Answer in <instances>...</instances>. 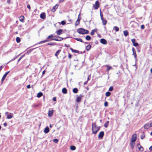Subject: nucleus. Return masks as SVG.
<instances>
[{
    "label": "nucleus",
    "mask_w": 152,
    "mask_h": 152,
    "mask_svg": "<svg viewBox=\"0 0 152 152\" xmlns=\"http://www.w3.org/2000/svg\"><path fill=\"white\" fill-rule=\"evenodd\" d=\"M77 32L80 34H85L88 33L89 31L83 28H80L77 30Z\"/></svg>",
    "instance_id": "1"
},
{
    "label": "nucleus",
    "mask_w": 152,
    "mask_h": 152,
    "mask_svg": "<svg viewBox=\"0 0 152 152\" xmlns=\"http://www.w3.org/2000/svg\"><path fill=\"white\" fill-rule=\"evenodd\" d=\"M97 129L96 125L95 123H92V133L94 134V132L95 130Z\"/></svg>",
    "instance_id": "2"
},
{
    "label": "nucleus",
    "mask_w": 152,
    "mask_h": 152,
    "mask_svg": "<svg viewBox=\"0 0 152 152\" xmlns=\"http://www.w3.org/2000/svg\"><path fill=\"white\" fill-rule=\"evenodd\" d=\"M10 71L6 72L4 74V75L2 78L1 80V84H2L3 81L4 80L6 77L7 75L9 73Z\"/></svg>",
    "instance_id": "3"
},
{
    "label": "nucleus",
    "mask_w": 152,
    "mask_h": 152,
    "mask_svg": "<svg viewBox=\"0 0 152 152\" xmlns=\"http://www.w3.org/2000/svg\"><path fill=\"white\" fill-rule=\"evenodd\" d=\"M63 39V38L61 37H57L56 38H53L51 39V40L56 41H61Z\"/></svg>",
    "instance_id": "4"
},
{
    "label": "nucleus",
    "mask_w": 152,
    "mask_h": 152,
    "mask_svg": "<svg viewBox=\"0 0 152 152\" xmlns=\"http://www.w3.org/2000/svg\"><path fill=\"white\" fill-rule=\"evenodd\" d=\"M137 139V134H134L132 136L131 141L135 142Z\"/></svg>",
    "instance_id": "5"
},
{
    "label": "nucleus",
    "mask_w": 152,
    "mask_h": 152,
    "mask_svg": "<svg viewBox=\"0 0 152 152\" xmlns=\"http://www.w3.org/2000/svg\"><path fill=\"white\" fill-rule=\"evenodd\" d=\"M99 3L98 1H97L95 2V4L94 6V7L96 10L99 7Z\"/></svg>",
    "instance_id": "6"
},
{
    "label": "nucleus",
    "mask_w": 152,
    "mask_h": 152,
    "mask_svg": "<svg viewBox=\"0 0 152 152\" xmlns=\"http://www.w3.org/2000/svg\"><path fill=\"white\" fill-rule=\"evenodd\" d=\"M132 51L133 52V54L132 55L134 56V58L135 59H136L137 56V54L136 53V51H135V49H134V48H132Z\"/></svg>",
    "instance_id": "7"
},
{
    "label": "nucleus",
    "mask_w": 152,
    "mask_h": 152,
    "mask_svg": "<svg viewBox=\"0 0 152 152\" xmlns=\"http://www.w3.org/2000/svg\"><path fill=\"white\" fill-rule=\"evenodd\" d=\"M135 41L136 40L134 39H132L131 40V41L133 43V45L134 46H137L138 45V44L137 42H135Z\"/></svg>",
    "instance_id": "8"
},
{
    "label": "nucleus",
    "mask_w": 152,
    "mask_h": 152,
    "mask_svg": "<svg viewBox=\"0 0 152 152\" xmlns=\"http://www.w3.org/2000/svg\"><path fill=\"white\" fill-rule=\"evenodd\" d=\"M104 133L103 131L100 132L98 135V138H102L104 135Z\"/></svg>",
    "instance_id": "9"
},
{
    "label": "nucleus",
    "mask_w": 152,
    "mask_h": 152,
    "mask_svg": "<svg viewBox=\"0 0 152 152\" xmlns=\"http://www.w3.org/2000/svg\"><path fill=\"white\" fill-rule=\"evenodd\" d=\"M58 5L57 4H56L55 6H54L52 8L51 10V11L53 12H54L57 9L58 7Z\"/></svg>",
    "instance_id": "10"
},
{
    "label": "nucleus",
    "mask_w": 152,
    "mask_h": 152,
    "mask_svg": "<svg viewBox=\"0 0 152 152\" xmlns=\"http://www.w3.org/2000/svg\"><path fill=\"white\" fill-rule=\"evenodd\" d=\"M137 146L139 150L141 151H143V148L142 147L139 143L137 144Z\"/></svg>",
    "instance_id": "11"
},
{
    "label": "nucleus",
    "mask_w": 152,
    "mask_h": 152,
    "mask_svg": "<svg viewBox=\"0 0 152 152\" xmlns=\"http://www.w3.org/2000/svg\"><path fill=\"white\" fill-rule=\"evenodd\" d=\"M50 41V40H49V39H48V37H47L46 40L39 42L38 43V44H42V43H45V42H49V41Z\"/></svg>",
    "instance_id": "12"
},
{
    "label": "nucleus",
    "mask_w": 152,
    "mask_h": 152,
    "mask_svg": "<svg viewBox=\"0 0 152 152\" xmlns=\"http://www.w3.org/2000/svg\"><path fill=\"white\" fill-rule=\"evenodd\" d=\"M40 17L42 19H45L46 18V15L44 12L42 13L40 15Z\"/></svg>",
    "instance_id": "13"
},
{
    "label": "nucleus",
    "mask_w": 152,
    "mask_h": 152,
    "mask_svg": "<svg viewBox=\"0 0 152 152\" xmlns=\"http://www.w3.org/2000/svg\"><path fill=\"white\" fill-rule=\"evenodd\" d=\"M100 42L103 44H106L107 43V42L106 40L104 39H102L100 40Z\"/></svg>",
    "instance_id": "14"
},
{
    "label": "nucleus",
    "mask_w": 152,
    "mask_h": 152,
    "mask_svg": "<svg viewBox=\"0 0 152 152\" xmlns=\"http://www.w3.org/2000/svg\"><path fill=\"white\" fill-rule=\"evenodd\" d=\"M56 33L58 35H60L63 34V30L62 29H59L57 31Z\"/></svg>",
    "instance_id": "15"
},
{
    "label": "nucleus",
    "mask_w": 152,
    "mask_h": 152,
    "mask_svg": "<svg viewBox=\"0 0 152 152\" xmlns=\"http://www.w3.org/2000/svg\"><path fill=\"white\" fill-rule=\"evenodd\" d=\"M150 124H149L148 123L146 124L144 126L145 129H147L150 127Z\"/></svg>",
    "instance_id": "16"
},
{
    "label": "nucleus",
    "mask_w": 152,
    "mask_h": 152,
    "mask_svg": "<svg viewBox=\"0 0 152 152\" xmlns=\"http://www.w3.org/2000/svg\"><path fill=\"white\" fill-rule=\"evenodd\" d=\"M97 28H95L92 30L91 32V35H94L95 32H96L97 31Z\"/></svg>",
    "instance_id": "17"
},
{
    "label": "nucleus",
    "mask_w": 152,
    "mask_h": 152,
    "mask_svg": "<svg viewBox=\"0 0 152 152\" xmlns=\"http://www.w3.org/2000/svg\"><path fill=\"white\" fill-rule=\"evenodd\" d=\"M101 20L102 21V23L104 25H105L107 23V20L104 18L101 19Z\"/></svg>",
    "instance_id": "18"
},
{
    "label": "nucleus",
    "mask_w": 152,
    "mask_h": 152,
    "mask_svg": "<svg viewBox=\"0 0 152 152\" xmlns=\"http://www.w3.org/2000/svg\"><path fill=\"white\" fill-rule=\"evenodd\" d=\"M10 115H7V118L8 119H10L12 118L13 116V115L12 113H10Z\"/></svg>",
    "instance_id": "19"
},
{
    "label": "nucleus",
    "mask_w": 152,
    "mask_h": 152,
    "mask_svg": "<svg viewBox=\"0 0 152 152\" xmlns=\"http://www.w3.org/2000/svg\"><path fill=\"white\" fill-rule=\"evenodd\" d=\"M83 96H82L80 95V96L77 97L76 98V101L77 102H79L81 101V98Z\"/></svg>",
    "instance_id": "20"
},
{
    "label": "nucleus",
    "mask_w": 152,
    "mask_h": 152,
    "mask_svg": "<svg viewBox=\"0 0 152 152\" xmlns=\"http://www.w3.org/2000/svg\"><path fill=\"white\" fill-rule=\"evenodd\" d=\"M53 110H49L48 113V115L49 117H51L52 116V114L53 113Z\"/></svg>",
    "instance_id": "21"
},
{
    "label": "nucleus",
    "mask_w": 152,
    "mask_h": 152,
    "mask_svg": "<svg viewBox=\"0 0 152 152\" xmlns=\"http://www.w3.org/2000/svg\"><path fill=\"white\" fill-rule=\"evenodd\" d=\"M49 131V128L48 127H46L44 130V132L45 133H48Z\"/></svg>",
    "instance_id": "22"
},
{
    "label": "nucleus",
    "mask_w": 152,
    "mask_h": 152,
    "mask_svg": "<svg viewBox=\"0 0 152 152\" xmlns=\"http://www.w3.org/2000/svg\"><path fill=\"white\" fill-rule=\"evenodd\" d=\"M24 17L23 16H21L20 17V18H19L20 20L22 22H24Z\"/></svg>",
    "instance_id": "23"
},
{
    "label": "nucleus",
    "mask_w": 152,
    "mask_h": 152,
    "mask_svg": "<svg viewBox=\"0 0 152 152\" xmlns=\"http://www.w3.org/2000/svg\"><path fill=\"white\" fill-rule=\"evenodd\" d=\"M106 66L107 67V72H109L110 69H113V68L112 66H109L108 65H106Z\"/></svg>",
    "instance_id": "24"
},
{
    "label": "nucleus",
    "mask_w": 152,
    "mask_h": 152,
    "mask_svg": "<svg viewBox=\"0 0 152 152\" xmlns=\"http://www.w3.org/2000/svg\"><path fill=\"white\" fill-rule=\"evenodd\" d=\"M61 50H58L56 53L55 54V56L57 57V58H58V56L60 53V52H61Z\"/></svg>",
    "instance_id": "25"
},
{
    "label": "nucleus",
    "mask_w": 152,
    "mask_h": 152,
    "mask_svg": "<svg viewBox=\"0 0 152 152\" xmlns=\"http://www.w3.org/2000/svg\"><path fill=\"white\" fill-rule=\"evenodd\" d=\"M62 92L64 94H66L67 93V90L66 88H64L62 89Z\"/></svg>",
    "instance_id": "26"
},
{
    "label": "nucleus",
    "mask_w": 152,
    "mask_h": 152,
    "mask_svg": "<svg viewBox=\"0 0 152 152\" xmlns=\"http://www.w3.org/2000/svg\"><path fill=\"white\" fill-rule=\"evenodd\" d=\"M72 91L74 93L76 94L78 92V90L77 88H75L73 89Z\"/></svg>",
    "instance_id": "27"
},
{
    "label": "nucleus",
    "mask_w": 152,
    "mask_h": 152,
    "mask_svg": "<svg viewBox=\"0 0 152 152\" xmlns=\"http://www.w3.org/2000/svg\"><path fill=\"white\" fill-rule=\"evenodd\" d=\"M130 145L131 147V148L132 149H133L134 146V142H131L130 143Z\"/></svg>",
    "instance_id": "28"
},
{
    "label": "nucleus",
    "mask_w": 152,
    "mask_h": 152,
    "mask_svg": "<svg viewBox=\"0 0 152 152\" xmlns=\"http://www.w3.org/2000/svg\"><path fill=\"white\" fill-rule=\"evenodd\" d=\"M124 34L125 37L127 36L128 35V32L126 30L124 31L123 32Z\"/></svg>",
    "instance_id": "29"
},
{
    "label": "nucleus",
    "mask_w": 152,
    "mask_h": 152,
    "mask_svg": "<svg viewBox=\"0 0 152 152\" xmlns=\"http://www.w3.org/2000/svg\"><path fill=\"white\" fill-rule=\"evenodd\" d=\"M43 95V94L42 92H39V93L37 95V97L39 98L42 96Z\"/></svg>",
    "instance_id": "30"
},
{
    "label": "nucleus",
    "mask_w": 152,
    "mask_h": 152,
    "mask_svg": "<svg viewBox=\"0 0 152 152\" xmlns=\"http://www.w3.org/2000/svg\"><path fill=\"white\" fill-rule=\"evenodd\" d=\"M114 29L115 31L117 32L119 31V28L117 26H115L114 27Z\"/></svg>",
    "instance_id": "31"
},
{
    "label": "nucleus",
    "mask_w": 152,
    "mask_h": 152,
    "mask_svg": "<svg viewBox=\"0 0 152 152\" xmlns=\"http://www.w3.org/2000/svg\"><path fill=\"white\" fill-rule=\"evenodd\" d=\"M91 37L89 35H87L86 37V40L88 41L90 40L91 39Z\"/></svg>",
    "instance_id": "32"
},
{
    "label": "nucleus",
    "mask_w": 152,
    "mask_h": 152,
    "mask_svg": "<svg viewBox=\"0 0 152 152\" xmlns=\"http://www.w3.org/2000/svg\"><path fill=\"white\" fill-rule=\"evenodd\" d=\"M91 47V46L90 45H89L86 46V50H89Z\"/></svg>",
    "instance_id": "33"
},
{
    "label": "nucleus",
    "mask_w": 152,
    "mask_h": 152,
    "mask_svg": "<svg viewBox=\"0 0 152 152\" xmlns=\"http://www.w3.org/2000/svg\"><path fill=\"white\" fill-rule=\"evenodd\" d=\"M70 49L71 50L72 52H75V53H78L79 51L75 50H74L72 48H71Z\"/></svg>",
    "instance_id": "34"
},
{
    "label": "nucleus",
    "mask_w": 152,
    "mask_h": 152,
    "mask_svg": "<svg viewBox=\"0 0 152 152\" xmlns=\"http://www.w3.org/2000/svg\"><path fill=\"white\" fill-rule=\"evenodd\" d=\"M70 148L71 150L72 151H74L76 149V147L75 146L73 145H72L70 146Z\"/></svg>",
    "instance_id": "35"
},
{
    "label": "nucleus",
    "mask_w": 152,
    "mask_h": 152,
    "mask_svg": "<svg viewBox=\"0 0 152 152\" xmlns=\"http://www.w3.org/2000/svg\"><path fill=\"white\" fill-rule=\"evenodd\" d=\"M75 39V40H76L77 41H80L82 42H83V41L82 40L81 38H76Z\"/></svg>",
    "instance_id": "36"
},
{
    "label": "nucleus",
    "mask_w": 152,
    "mask_h": 152,
    "mask_svg": "<svg viewBox=\"0 0 152 152\" xmlns=\"http://www.w3.org/2000/svg\"><path fill=\"white\" fill-rule=\"evenodd\" d=\"M56 45V44L54 42H50L47 43L46 44V45L47 46L48 45Z\"/></svg>",
    "instance_id": "37"
},
{
    "label": "nucleus",
    "mask_w": 152,
    "mask_h": 152,
    "mask_svg": "<svg viewBox=\"0 0 152 152\" xmlns=\"http://www.w3.org/2000/svg\"><path fill=\"white\" fill-rule=\"evenodd\" d=\"M110 95L111 93L109 91H107L105 93V95L106 96H109Z\"/></svg>",
    "instance_id": "38"
},
{
    "label": "nucleus",
    "mask_w": 152,
    "mask_h": 152,
    "mask_svg": "<svg viewBox=\"0 0 152 152\" xmlns=\"http://www.w3.org/2000/svg\"><path fill=\"white\" fill-rule=\"evenodd\" d=\"M16 41L17 42L19 43L20 41V38L18 37H16Z\"/></svg>",
    "instance_id": "39"
},
{
    "label": "nucleus",
    "mask_w": 152,
    "mask_h": 152,
    "mask_svg": "<svg viewBox=\"0 0 152 152\" xmlns=\"http://www.w3.org/2000/svg\"><path fill=\"white\" fill-rule=\"evenodd\" d=\"M109 123V122L108 121H107L104 124V126L106 127L107 128L108 126V125Z\"/></svg>",
    "instance_id": "40"
},
{
    "label": "nucleus",
    "mask_w": 152,
    "mask_h": 152,
    "mask_svg": "<svg viewBox=\"0 0 152 152\" xmlns=\"http://www.w3.org/2000/svg\"><path fill=\"white\" fill-rule=\"evenodd\" d=\"M100 128V126H98L97 127V129L95 130V131L94 132V134H96Z\"/></svg>",
    "instance_id": "41"
},
{
    "label": "nucleus",
    "mask_w": 152,
    "mask_h": 152,
    "mask_svg": "<svg viewBox=\"0 0 152 152\" xmlns=\"http://www.w3.org/2000/svg\"><path fill=\"white\" fill-rule=\"evenodd\" d=\"M53 35L52 34H51V35L47 37H48V39H51H51L52 38H53Z\"/></svg>",
    "instance_id": "42"
},
{
    "label": "nucleus",
    "mask_w": 152,
    "mask_h": 152,
    "mask_svg": "<svg viewBox=\"0 0 152 152\" xmlns=\"http://www.w3.org/2000/svg\"><path fill=\"white\" fill-rule=\"evenodd\" d=\"M53 141L54 143H57L58 142V139H55L53 140Z\"/></svg>",
    "instance_id": "43"
},
{
    "label": "nucleus",
    "mask_w": 152,
    "mask_h": 152,
    "mask_svg": "<svg viewBox=\"0 0 152 152\" xmlns=\"http://www.w3.org/2000/svg\"><path fill=\"white\" fill-rule=\"evenodd\" d=\"M80 13L78 15V18L77 20H79V21H80V20H81V17H80Z\"/></svg>",
    "instance_id": "44"
},
{
    "label": "nucleus",
    "mask_w": 152,
    "mask_h": 152,
    "mask_svg": "<svg viewBox=\"0 0 152 152\" xmlns=\"http://www.w3.org/2000/svg\"><path fill=\"white\" fill-rule=\"evenodd\" d=\"M145 134H144V133H143V134L141 135L140 136V138L141 139H143L145 137Z\"/></svg>",
    "instance_id": "45"
},
{
    "label": "nucleus",
    "mask_w": 152,
    "mask_h": 152,
    "mask_svg": "<svg viewBox=\"0 0 152 152\" xmlns=\"http://www.w3.org/2000/svg\"><path fill=\"white\" fill-rule=\"evenodd\" d=\"M113 89V86H111L110 87L109 89V91H112Z\"/></svg>",
    "instance_id": "46"
},
{
    "label": "nucleus",
    "mask_w": 152,
    "mask_h": 152,
    "mask_svg": "<svg viewBox=\"0 0 152 152\" xmlns=\"http://www.w3.org/2000/svg\"><path fill=\"white\" fill-rule=\"evenodd\" d=\"M100 17H101V19H102L103 18H104L103 17V15L102 14V13L101 11H100Z\"/></svg>",
    "instance_id": "47"
},
{
    "label": "nucleus",
    "mask_w": 152,
    "mask_h": 152,
    "mask_svg": "<svg viewBox=\"0 0 152 152\" xmlns=\"http://www.w3.org/2000/svg\"><path fill=\"white\" fill-rule=\"evenodd\" d=\"M108 103L107 102L105 101L104 103V106L105 107H107L108 106Z\"/></svg>",
    "instance_id": "48"
},
{
    "label": "nucleus",
    "mask_w": 152,
    "mask_h": 152,
    "mask_svg": "<svg viewBox=\"0 0 152 152\" xmlns=\"http://www.w3.org/2000/svg\"><path fill=\"white\" fill-rule=\"evenodd\" d=\"M80 23V21L77 20L76 23H75V25H78Z\"/></svg>",
    "instance_id": "49"
},
{
    "label": "nucleus",
    "mask_w": 152,
    "mask_h": 152,
    "mask_svg": "<svg viewBox=\"0 0 152 152\" xmlns=\"http://www.w3.org/2000/svg\"><path fill=\"white\" fill-rule=\"evenodd\" d=\"M61 23L62 25H64L66 23V22L65 21H63V20L62 21H61Z\"/></svg>",
    "instance_id": "50"
},
{
    "label": "nucleus",
    "mask_w": 152,
    "mask_h": 152,
    "mask_svg": "<svg viewBox=\"0 0 152 152\" xmlns=\"http://www.w3.org/2000/svg\"><path fill=\"white\" fill-rule=\"evenodd\" d=\"M145 28V26L144 25H142L141 26V28L142 29H144Z\"/></svg>",
    "instance_id": "51"
},
{
    "label": "nucleus",
    "mask_w": 152,
    "mask_h": 152,
    "mask_svg": "<svg viewBox=\"0 0 152 152\" xmlns=\"http://www.w3.org/2000/svg\"><path fill=\"white\" fill-rule=\"evenodd\" d=\"M68 57L69 58H71L72 57V55L70 54L69 53Z\"/></svg>",
    "instance_id": "52"
},
{
    "label": "nucleus",
    "mask_w": 152,
    "mask_h": 152,
    "mask_svg": "<svg viewBox=\"0 0 152 152\" xmlns=\"http://www.w3.org/2000/svg\"><path fill=\"white\" fill-rule=\"evenodd\" d=\"M27 7L29 9H30L31 8L30 6V5H29V4L27 5Z\"/></svg>",
    "instance_id": "53"
},
{
    "label": "nucleus",
    "mask_w": 152,
    "mask_h": 152,
    "mask_svg": "<svg viewBox=\"0 0 152 152\" xmlns=\"http://www.w3.org/2000/svg\"><path fill=\"white\" fill-rule=\"evenodd\" d=\"M27 87L28 88H31V86L30 85H28L27 86Z\"/></svg>",
    "instance_id": "54"
},
{
    "label": "nucleus",
    "mask_w": 152,
    "mask_h": 152,
    "mask_svg": "<svg viewBox=\"0 0 152 152\" xmlns=\"http://www.w3.org/2000/svg\"><path fill=\"white\" fill-rule=\"evenodd\" d=\"M22 57H23V56H21L20 58L18 59V62H19L20 61V60L21 59V58H22Z\"/></svg>",
    "instance_id": "55"
},
{
    "label": "nucleus",
    "mask_w": 152,
    "mask_h": 152,
    "mask_svg": "<svg viewBox=\"0 0 152 152\" xmlns=\"http://www.w3.org/2000/svg\"><path fill=\"white\" fill-rule=\"evenodd\" d=\"M3 125L4 126H6L7 125V124L6 123H4Z\"/></svg>",
    "instance_id": "56"
},
{
    "label": "nucleus",
    "mask_w": 152,
    "mask_h": 152,
    "mask_svg": "<svg viewBox=\"0 0 152 152\" xmlns=\"http://www.w3.org/2000/svg\"><path fill=\"white\" fill-rule=\"evenodd\" d=\"M88 83V81H85L84 83V85H86Z\"/></svg>",
    "instance_id": "57"
},
{
    "label": "nucleus",
    "mask_w": 152,
    "mask_h": 152,
    "mask_svg": "<svg viewBox=\"0 0 152 152\" xmlns=\"http://www.w3.org/2000/svg\"><path fill=\"white\" fill-rule=\"evenodd\" d=\"M149 149L150 151H152V145L149 148Z\"/></svg>",
    "instance_id": "58"
},
{
    "label": "nucleus",
    "mask_w": 152,
    "mask_h": 152,
    "mask_svg": "<svg viewBox=\"0 0 152 152\" xmlns=\"http://www.w3.org/2000/svg\"><path fill=\"white\" fill-rule=\"evenodd\" d=\"M45 70L43 71L42 72V75H44L45 74Z\"/></svg>",
    "instance_id": "59"
},
{
    "label": "nucleus",
    "mask_w": 152,
    "mask_h": 152,
    "mask_svg": "<svg viewBox=\"0 0 152 152\" xmlns=\"http://www.w3.org/2000/svg\"><path fill=\"white\" fill-rule=\"evenodd\" d=\"M53 101H56V97H54L53 99Z\"/></svg>",
    "instance_id": "60"
},
{
    "label": "nucleus",
    "mask_w": 152,
    "mask_h": 152,
    "mask_svg": "<svg viewBox=\"0 0 152 152\" xmlns=\"http://www.w3.org/2000/svg\"><path fill=\"white\" fill-rule=\"evenodd\" d=\"M17 57H14L12 60L11 61H13V60H15L16 58Z\"/></svg>",
    "instance_id": "61"
},
{
    "label": "nucleus",
    "mask_w": 152,
    "mask_h": 152,
    "mask_svg": "<svg viewBox=\"0 0 152 152\" xmlns=\"http://www.w3.org/2000/svg\"><path fill=\"white\" fill-rule=\"evenodd\" d=\"M90 77V76H88V77L87 78V81H88L90 80V78H89Z\"/></svg>",
    "instance_id": "62"
},
{
    "label": "nucleus",
    "mask_w": 152,
    "mask_h": 152,
    "mask_svg": "<svg viewBox=\"0 0 152 152\" xmlns=\"http://www.w3.org/2000/svg\"><path fill=\"white\" fill-rule=\"evenodd\" d=\"M64 0H60L59 1V3H61L63 2Z\"/></svg>",
    "instance_id": "63"
},
{
    "label": "nucleus",
    "mask_w": 152,
    "mask_h": 152,
    "mask_svg": "<svg viewBox=\"0 0 152 152\" xmlns=\"http://www.w3.org/2000/svg\"><path fill=\"white\" fill-rule=\"evenodd\" d=\"M150 126L151 127H152V122L150 123Z\"/></svg>",
    "instance_id": "64"
}]
</instances>
